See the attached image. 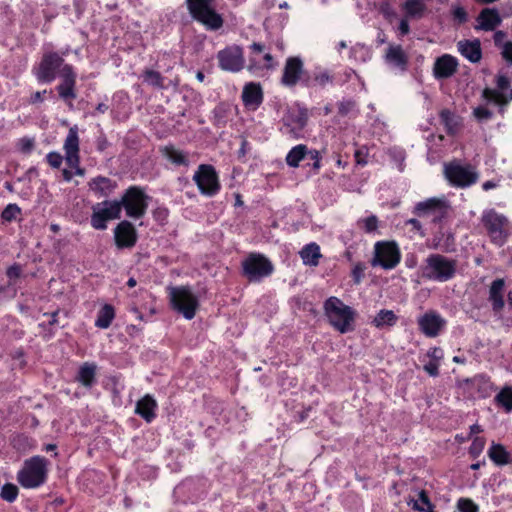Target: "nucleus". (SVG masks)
<instances>
[{
  "instance_id": "1",
  "label": "nucleus",
  "mask_w": 512,
  "mask_h": 512,
  "mask_svg": "<svg viewBox=\"0 0 512 512\" xmlns=\"http://www.w3.org/2000/svg\"><path fill=\"white\" fill-rule=\"evenodd\" d=\"M63 56L56 51L43 53L40 61L32 66L31 73L39 84H50L59 76L61 81L55 87L58 96L71 104L77 98V73L73 65L65 63Z\"/></svg>"
},
{
  "instance_id": "2",
  "label": "nucleus",
  "mask_w": 512,
  "mask_h": 512,
  "mask_svg": "<svg viewBox=\"0 0 512 512\" xmlns=\"http://www.w3.org/2000/svg\"><path fill=\"white\" fill-rule=\"evenodd\" d=\"M50 462L40 455L32 456L24 461L23 467L17 472V481L25 489H36L47 482Z\"/></svg>"
},
{
  "instance_id": "3",
  "label": "nucleus",
  "mask_w": 512,
  "mask_h": 512,
  "mask_svg": "<svg viewBox=\"0 0 512 512\" xmlns=\"http://www.w3.org/2000/svg\"><path fill=\"white\" fill-rule=\"evenodd\" d=\"M323 310L329 324L338 332L345 334L354 330L356 312L338 297L327 298L323 304Z\"/></svg>"
},
{
  "instance_id": "4",
  "label": "nucleus",
  "mask_w": 512,
  "mask_h": 512,
  "mask_svg": "<svg viewBox=\"0 0 512 512\" xmlns=\"http://www.w3.org/2000/svg\"><path fill=\"white\" fill-rule=\"evenodd\" d=\"M480 222L492 244L498 247L504 246L511 235L509 219L494 208L485 209L482 212Z\"/></svg>"
},
{
  "instance_id": "5",
  "label": "nucleus",
  "mask_w": 512,
  "mask_h": 512,
  "mask_svg": "<svg viewBox=\"0 0 512 512\" xmlns=\"http://www.w3.org/2000/svg\"><path fill=\"white\" fill-rule=\"evenodd\" d=\"M215 0H185L193 20L208 31H217L224 25V19L213 7Z\"/></svg>"
},
{
  "instance_id": "6",
  "label": "nucleus",
  "mask_w": 512,
  "mask_h": 512,
  "mask_svg": "<svg viewBox=\"0 0 512 512\" xmlns=\"http://www.w3.org/2000/svg\"><path fill=\"white\" fill-rule=\"evenodd\" d=\"M456 272L457 260L438 253L430 254L422 268V276L436 282L450 281L455 277Z\"/></svg>"
},
{
  "instance_id": "7",
  "label": "nucleus",
  "mask_w": 512,
  "mask_h": 512,
  "mask_svg": "<svg viewBox=\"0 0 512 512\" xmlns=\"http://www.w3.org/2000/svg\"><path fill=\"white\" fill-rule=\"evenodd\" d=\"M273 272V263L259 252H250L241 262V274L250 283L260 282Z\"/></svg>"
},
{
  "instance_id": "8",
  "label": "nucleus",
  "mask_w": 512,
  "mask_h": 512,
  "mask_svg": "<svg viewBox=\"0 0 512 512\" xmlns=\"http://www.w3.org/2000/svg\"><path fill=\"white\" fill-rule=\"evenodd\" d=\"M168 295L173 310L182 314L187 320L195 317L199 300L189 286L170 287Z\"/></svg>"
},
{
  "instance_id": "9",
  "label": "nucleus",
  "mask_w": 512,
  "mask_h": 512,
  "mask_svg": "<svg viewBox=\"0 0 512 512\" xmlns=\"http://www.w3.org/2000/svg\"><path fill=\"white\" fill-rule=\"evenodd\" d=\"M149 200L150 197L142 187L133 185L125 190L118 204L120 205V211L124 208L129 218L141 219L146 214Z\"/></svg>"
},
{
  "instance_id": "10",
  "label": "nucleus",
  "mask_w": 512,
  "mask_h": 512,
  "mask_svg": "<svg viewBox=\"0 0 512 512\" xmlns=\"http://www.w3.org/2000/svg\"><path fill=\"white\" fill-rule=\"evenodd\" d=\"M444 177L451 187L465 189L477 183L479 175L470 164L454 159L444 164Z\"/></svg>"
},
{
  "instance_id": "11",
  "label": "nucleus",
  "mask_w": 512,
  "mask_h": 512,
  "mask_svg": "<svg viewBox=\"0 0 512 512\" xmlns=\"http://www.w3.org/2000/svg\"><path fill=\"white\" fill-rule=\"evenodd\" d=\"M450 211L451 205L448 200L432 197L418 202L412 213L420 218L431 217L433 223L441 224L448 218Z\"/></svg>"
},
{
  "instance_id": "12",
  "label": "nucleus",
  "mask_w": 512,
  "mask_h": 512,
  "mask_svg": "<svg viewBox=\"0 0 512 512\" xmlns=\"http://www.w3.org/2000/svg\"><path fill=\"white\" fill-rule=\"evenodd\" d=\"M401 261V251L395 241H377L374 244V253L371 261L373 267L384 270L394 269Z\"/></svg>"
},
{
  "instance_id": "13",
  "label": "nucleus",
  "mask_w": 512,
  "mask_h": 512,
  "mask_svg": "<svg viewBox=\"0 0 512 512\" xmlns=\"http://www.w3.org/2000/svg\"><path fill=\"white\" fill-rule=\"evenodd\" d=\"M199 192L207 197L216 196L221 190L219 175L211 164H200L193 175Z\"/></svg>"
},
{
  "instance_id": "14",
  "label": "nucleus",
  "mask_w": 512,
  "mask_h": 512,
  "mask_svg": "<svg viewBox=\"0 0 512 512\" xmlns=\"http://www.w3.org/2000/svg\"><path fill=\"white\" fill-rule=\"evenodd\" d=\"M249 51L248 71L258 73L273 70L276 67L275 59L265 44L253 42L249 46Z\"/></svg>"
},
{
  "instance_id": "15",
  "label": "nucleus",
  "mask_w": 512,
  "mask_h": 512,
  "mask_svg": "<svg viewBox=\"0 0 512 512\" xmlns=\"http://www.w3.org/2000/svg\"><path fill=\"white\" fill-rule=\"evenodd\" d=\"M80 141L78 136L77 127L69 129L66 139L64 141L63 149L65 152V163L68 168L73 170V176L83 177L86 173L85 168L80 166Z\"/></svg>"
},
{
  "instance_id": "16",
  "label": "nucleus",
  "mask_w": 512,
  "mask_h": 512,
  "mask_svg": "<svg viewBox=\"0 0 512 512\" xmlns=\"http://www.w3.org/2000/svg\"><path fill=\"white\" fill-rule=\"evenodd\" d=\"M91 226L96 230L107 229V222L114 219H120V205L117 200H105L92 207Z\"/></svg>"
},
{
  "instance_id": "17",
  "label": "nucleus",
  "mask_w": 512,
  "mask_h": 512,
  "mask_svg": "<svg viewBox=\"0 0 512 512\" xmlns=\"http://www.w3.org/2000/svg\"><path fill=\"white\" fill-rule=\"evenodd\" d=\"M308 70L304 68L303 60L299 56H290L286 59L281 84L293 88L300 84L303 86V79L307 76Z\"/></svg>"
},
{
  "instance_id": "18",
  "label": "nucleus",
  "mask_w": 512,
  "mask_h": 512,
  "mask_svg": "<svg viewBox=\"0 0 512 512\" xmlns=\"http://www.w3.org/2000/svg\"><path fill=\"white\" fill-rule=\"evenodd\" d=\"M218 66L221 70L237 73L245 65L243 49L238 45L227 46L217 53Z\"/></svg>"
},
{
  "instance_id": "19",
  "label": "nucleus",
  "mask_w": 512,
  "mask_h": 512,
  "mask_svg": "<svg viewBox=\"0 0 512 512\" xmlns=\"http://www.w3.org/2000/svg\"><path fill=\"white\" fill-rule=\"evenodd\" d=\"M496 89L485 88L483 90V97L489 101L494 102L499 106H506L512 101V88H510V80L506 75H498L496 77Z\"/></svg>"
},
{
  "instance_id": "20",
  "label": "nucleus",
  "mask_w": 512,
  "mask_h": 512,
  "mask_svg": "<svg viewBox=\"0 0 512 512\" xmlns=\"http://www.w3.org/2000/svg\"><path fill=\"white\" fill-rule=\"evenodd\" d=\"M309 119V112L306 107L291 109L283 117V125L287 133L294 138H299L306 127Z\"/></svg>"
},
{
  "instance_id": "21",
  "label": "nucleus",
  "mask_w": 512,
  "mask_h": 512,
  "mask_svg": "<svg viewBox=\"0 0 512 512\" xmlns=\"http://www.w3.org/2000/svg\"><path fill=\"white\" fill-rule=\"evenodd\" d=\"M114 239L117 248H132L138 240L137 230L130 221L123 220L114 229Z\"/></svg>"
},
{
  "instance_id": "22",
  "label": "nucleus",
  "mask_w": 512,
  "mask_h": 512,
  "mask_svg": "<svg viewBox=\"0 0 512 512\" xmlns=\"http://www.w3.org/2000/svg\"><path fill=\"white\" fill-rule=\"evenodd\" d=\"M446 321L434 311L426 312L418 319L420 331L427 337L434 338L444 328Z\"/></svg>"
},
{
  "instance_id": "23",
  "label": "nucleus",
  "mask_w": 512,
  "mask_h": 512,
  "mask_svg": "<svg viewBox=\"0 0 512 512\" xmlns=\"http://www.w3.org/2000/svg\"><path fill=\"white\" fill-rule=\"evenodd\" d=\"M457 68V58L449 54H444L435 60L433 75L437 80L447 79L456 73Z\"/></svg>"
},
{
  "instance_id": "24",
  "label": "nucleus",
  "mask_w": 512,
  "mask_h": 512,
  "mask_svg": "<svg viewBox=\"0 0 512 512\" xmlns=\"http://www.w3.org/2000/svg\"><path fill=\"white\" fill-rule=\"evenodd\" d=\"M505 287L506 281L504 278H497L493 280L489 286L488 301L495 313L502 311L505 306Z\"/></svg>"
},
{
  "instance_id": "25",
  "label": "nucleus",
  "mask_w": 512,
  "mask_h": 512,
  "mask_svg": "<svg viewBox=\"0 0 512 512\" xmlns=\"http://www.w3.org/2000/svg\"><path fill=\"white\" fill-rule=\"evenodd\" d=\"M334 75L328 70L316 68L313 71H308L307 76L303 79V87L305 88H326L328 85H333Z\"/></svg>"
},
{
  "instance_id": "26",
  "label": "nucleus",
  "mask_w": 512,
  "mask_h": 512,
  "mask_svg": "<svg viewBox=\"0 0 512 512\" xmlns=\"http://www.w3.org/2000/svg\"><path fill=\"white\" fill-rule=\"evenodd\" d=\"M241 98L246 108L257 109L264 99L261 85L255 82L245 84Z\"/></svg>"
},
{
  "instance_id": "27",
  "label": "nucleus",
  "mask_w": 512,
  "mask_h": 512,
  "mask_svg": "<svg viewBox=\"0 0 512 512\" xmlns=\"http://www.w3.org/2000/svg\"><path fill=\"white\" fill-rule=\"evenodd\" d=\"M477 22L476 30L493 31L501 24L502 19L497 9L484 8L480 11Z\"/></svg>"
},
{
  "instance_id": "28",
  "label": "nucleus",
  "mask_w": 512,
  "mask_h": 512,
  "mask_svg": "<svg viewBox=\"0 0 512 512\" xmlns=\"http://www.w3.org/2000/svg\"><path fill=\"white\" fill-rule=\"evenodd\" d=\"M89 189L98 197H108L117 187V183L105 176H96L88 182Z\"/></svg>"
},
{
  "instance_id": "29",
  "label": "nucleus",
  "mask_w": 512,
  "mask_h": 512,
  "mask_svg": "<svg viewBox=\"0 0 512 512\" xmlns=\"http://www.w3.org/2000/svg\"><path fill=\"white\" fill-rule=\"evenodd\" d=\"M459 53L472 63L482 59L481 42L479 39L461 40L457 43Z\"/></svg>"
},
{
  "instance_id": "30",
  "label": "nucleus",
  "mask_w": 512,
  "mask_h": 512,
  "mask_svg": "<svg viewBox=\"0 0 512 512\" xmlns=\"http://www.w3.org/2000/svg\"><path fill=\"white\" fill-rule=\"evenodd\" d=\"M157 407L156 400L151 395L146 394L137 401L135 413L146 422L151 423L156 418Z\"/></svg>"
},
{
  "instance_id": "31",
  "label": "nucleus",
  "mask_w": 512,
  "mask_h": 512,
  "mask_svg": "<svg viewBox=\"0 0 512 512\" xmlns=\"http://www.w3.org/2000/svg\"><path fill=\"white\" fill-rule=\"evenodd\" d=\"M97 365L94 362H84L75 376V380L85 388L96 384Z\"/></svg>"
},
{
  "instance_id": "32",
  "label": "nucleus",
  "mask_w": 512,
  "mask_h": 512,
  "mask_svg": "<svg viewBox=\"0 0 512 512\" xmlns=\"http://www.w3.org/2000/svg\"><path fill=\"white\" fill-rule=\"evenodd\" d=\"M441 124L448 135H456L461 128V118L450 109H442L439 113Z\"/></svg>"
},
{
  "instance_id": "33",
  "label": "nucleus",
  "mask_w": 512,
  "mask_h": 512,
  "mask_svg": "<svg viewBox=\"0 0 512 512\" xmlns=\"http://www.w3.org/2000/svg\"><path fill=\"white\" fill-rule=\"evenodd\" d=\"M487 454L490 460L497 466H505L512 463L511 454L502 444L492 442Z\"/></svg>"
},
{
  "instance_id": "34",
  "label": "nucleus",
  "mask_w": 512,
  "mask_h": 512,
  "mask_svg": "<svg viewBox=\"0 0 512 512\" xmlns=\"http://www.w3.org/2000/svg\"><path fill=\"white\" fill-rule=\"evenodd\" d=\"M300 257L305 265L317 266L319 264L322 254L320 252V246L311 242L306 244L299 252Z\"/></svg>"
},
{
  "instance_id": "35",
  "label": "nucleus",
  "mask_w": 512,
  "mask_h": 512,
  "mask_svg": "<svg viewBox=\"0 0 512 512\" xmlns=\"http://www.w3.org/2000/svg\"><path fill=\"white\" fill-rule=\"evenodd\" d=\"M162 155L176 166L189 165V159L185 152L176 149L173 145H167L161 149Z\"/></svg>"
},
{
  "instance_id": "36",
  "label": "nucleus",
  "mask_w": 512,
  "mask_h": 512,
  "mask_svg": "<svg viewBox=\"0 0 512 512\" xmlns=\"http://www.w3.org/2000/svg\"><path fill=\"white\" fill-rule=\"evenodd\" d=\"M308 147L305 144H298L292 147L286 155V164L291 168H297L300 162L307 158Z\"/></svg>"
},
{
  "instance_id": "37",
  "label": "nucleus",
  "mask_w": 512,
  "mask_h": 512,
  "mask_svg": "<svg viewBox=\"0 0 512 512\" xmlns=\"http://www.w3.org/2000/svg\"><path fill=\"white\" fill-rule=\"evenodd\" d=\"M397 321L398 316L392 310L381 309L371 321V324L378 329H382L384 327H393Z\"/></svg>"
},
{
  "instance_id": "38",
  "label": "nucleus",
  "mask_w": 512,
  "mask_h": 512,
  "mask_svg": "<svg viewBox=\"0 0 512 512\" xmlns=\"http://www.w3.org/2000/svg\"><path fill=\"white\" fill-rule=\"evenodd\" d=\"M386 58L388 62L402 70H405L407 67L408 57L400 45L390 46L387 51Z\"/></svg>"
},
{
  "instance_id": "39",
  "label": "nucleus",
  "mask_w": 512,
  "mask_h": 512,
  "mask_svg": "<svg viewBox=\"0 0 512 512\" xmlns=\"http://www.w3.org/2000/svg\"><path fill=\"white\" fill-rule=\"evenodd\" d=\"M115 318V309L111 304H105L100 308L95 320V326L100 329H107Z\"/></svg>"
},
{
  "instance_id": "40",
  "label": "nucleus",
  "mask_w": 512,
  "mask_h": 512,
  "mask_svg": "<svg viewBox=\"0 0 512 512\" xmlns=\"http://www.w3.org/2000/svg\"><path fill=\"white\" fill-rule=\"evenodd\" d=\"M143 82L156 89H166L165 77L158 71L146 68L141 74Z\"/></svg>"
},
{
  "instance_id": "41",
  "label": "nucleus",
  "mask_w": 512,
  "mask_h": 512,
  "mask_svg": "<svg viewBox=\"0 0 512 512\" xmlns=\"http://www.w3.org/2000/svg\"><path fill=\"white\" fill-rule=\"evenodd\" d=\"M402 8L405 11L407 18L420 19L423 17L426 11V5L422 2V0H406L403 3Z\"/></svg>"
},
{
  "instance_id": "42",
  "label": "nucleus",
  "mask_w": 512,
  "mask_h": 512,
  "mask_svg": "<svg viewBox=\"0 0 512 512\" xmlns=\"http://www.w3.org/2000/svg\"><path fill=\"white\" fill-rule=\"evenodd\" d=\"M495 402L506 412H512V387H504L496 396Z\"/></svg>"
},
{
  "instance_id": "43",
  "label": "nucleus",
  "mask_w": 512,
  "mask_h": 512,
  "mask_svg": "<svg viewBox=\"0 0 512 512\" xmlns=\"http://www.w3.org/2000/svg\"><path fill=\"white\" fill-rule=\"evenodd\" d=\"M19 495L18 487L13 483H6L2 486L0 497L2 500L13 503L16 501Z\"/></svg>"
},
{
  "instance_id": "44",
  "label": "nucleus",
  "mask_w": 512,
  "mask_h": 512,
  "mask_svg": "<svg viewBox=\"0 0 512 512\" xmlns=\"http://www.w3.org/2000/svg\"><path fill=\"white\" fill-rule=\"evenodd\" d=\"M21 215V208L17 204H8L1 213V219L3 222H12Z\"/></svg>"
},
{
  "instance_id": "45",
  "label": "nucleus",
  "mask_w": 512,
  "mask_h": 512,
  "mask_svg": "<svg viewBox=\"0 0 512 512\" xmlns=\"http://www.w3.org/2000/svg\"><path fill=\"white\" fill-rule=\"evenodd\" d=\"M485 443L486 440L484 437H474L468 450L470 457L473 459L478 458L484 450Z\"/></svg>"
},
{
  "instance_id": "46",
  "label": "nucleus",
  "mask_w": 512,
  "mask_h": 512,
  "mask_svg": "<svg viewBox=\"0 0 512 512\" xmlns=\"http://www.w3.org/2000/svg\"><path fill=\"white\" fill-rule=\"evenodd\" d=\"M459 512H479V506L470 498L461 497L457 501Z\"/></svg>"
},
{
  "instance_id": "47",
  "label": "nucleus",
  "mask_w": 512,
  "mask_h": 512,
  "mask_svg": "<svg viewBox=\"0 0 512 512\" xmlns=\"http://www.w3.org/2000/svg\"><path fill=\"white\" fill-rule=\"evenodd\" d=\"M366 265L362 262H358L353 266L351 276L353 278L354 284L358 285L362 282L365 276Z\"/></svg>"
},
{
  "instance_id": "48",
  "label": "nucleus",
  "mask_w": 512,
  "mask_h": 512,
  "mask_svg": "<svg viewBox=\"0 0 512 512\" xmlns=\"http://www.w3.org/2000/svg\"><path fill=\"white\" fill-rule=\"evenodd\" d=\"M361 223V227L366 233H372L378 228V218L375 215L366 217Z\"/></svg>"
},
{
  "instance_id": "49",
  "label": "nucleus",
  "mask_w": 512,
  "mask_h": 512,
  "mask_svg": "<svg viewBox=\"0 0 512 512\" xmlns=\"http://www.w3.org/2000/svg\"><path fill=\"white\" fill-rule=\"evenodd\" d=\"M307 158H309L310 160L313 161L312 169L317 173L322 166V164H321L322 156H321L320 151H318L316 149L308 148Z\"/></svg>"
},
{
  "instance_id": "50",
  "label": "nucleus",
  "mask_w": 512,
  "mask_h": 512,
  "mask_svg": "<svg viewBox=\"0 0 512 512\" xmlns=\"http://www.w3.org/2000/svg\"><path fill=\"white\" fill-rule=\"evenodd\" d=\"M405 227H409V231L414 234H419L420 236H424V230L421 222L416 218H411L405 221Z\"/></svg>"
},
{
  "instance_id": "51",
  "label": "nucleus",
  "mask_w": 512,
  "mask_h": 512,
  "mask_svg": "<svg viewBox=\"0 0 512 512\" xmlns=\"http://www.w3.org/2000/svg\"><path fill=\"white\" fill-rule=\"evenodd\" d=\"M169 217V210L166 207H157L153 210V218L160 224H165Z\"/></svg>"
},
{
  "instance_id": "52",
  "label": "nucleus",
  "mask_w": 512,
  "mask_h": 512,
  "mask_svg": "<svg viewBox=\"0 0 512 512\" xmlns=\"http://www.w3.org/2000/svg\"><path fill=\"white\" fill-rule=\"evenodd\" d=\"M63 156L58 152H49L46 155V161L52 168H60L62 162H63Z\"/></svg>"
},
{
  "instance_id": "53",
  "label": "nucleus",
  "mask_w": 512,
  "mask_h": 512,
  "mask_svg": "<svg viewBox=\"0 0 512 512\" xmlns=\"http://www.w3.org/2000/svg\"><path fill=\"white\" fill-rule=\"evenodd\" d=\"M356 106L353 100H343L338 103V113L341 116H347Z\"/></svg>"
},
{
  "instance_id": "54",
  "label": "nucleus",
  "mask_w": 512,
  "mask_h": 512,
  "mask_svg": "<svg viewBox=\"0 0 512 512\" xmlns=\"http://www.w3.org/2000/svg\"><path fill=\"white\" fill-rule=\"evenodd\" d=\"M452 16L459 25L464 24L468 20V14L461 6H457L452 10Z\"/></svg>"
},
{
  "instance_id": "55",
  "label": "nucleus",
  "mask_w": 512,
  "mask_h": 512,
  "mask_svg": "<svg viewBox=\"0 0 512 512\" xmlns=\"http://www.w3.org/2000/svg\"><path fill=\"white\" fill-rule=\"evenodd\" d=\"M426 356L430 359V361L440 363L444 357V352L440 347H432L427 351Z\"/></svg>"
},
{
  "instance_id": "56",
  "label": "nucleus",
  "mask_w": 512,
  "mask_h": 512,
  "mask_svg": "<svg viewBox=\"0 0 512 512\" xmlns=\"http://www.w3.org/2000/svg\"><path fill=\"white\" fill-rule=\"evenodd\" d=\"M18 146H19V150L22 153L28 154L32 151V149L34 147V140L31 138H28V137L21 138L19 140Z\"/></svg>"
},
{
  "instance_id": "57",
  "label": "nucleus",
  "mask_w": 512,
  "mask_h": 512,
  "mask_svg": "<svg viewBox=\"0 0 512 512\" xmlns=\"http://www.w3.org/2000/svg\"><path fill=\"white\" fill-rule=\"evenodd\" d=\"M439 362L429 361L424 365L423 369L426 373H428L432 377H437L439 375Z\"/></svg>"
},
{
  "instance_id": "58",
  "label": "nucleus",
  "mask_w": 512,
  "mask_h": 512,
  "mask_svg": "<svg viewBox=\"0 0 512 512\" xmlns=\"http://www.w3.org/2000/svg\"><path fill=\"white\" fill-rule=\"evenodd\" d=\"M110 146V142L108 141L106 135L101 133L96 139V149L99 152H104Z\"/></svg>"
},
{
  "instance_id": "59",
  "label": "nucleus",
  "mask_w": 512,
  "mask_h": 512,
  "mask_svg": "<svg viewBox=\"0 0 512 512\" xmlns=\"http://www.w3.org/2000/svg\"><path fill=\"white\" fill-rule=\"evenodd\" d=\"M473 114L479 120L489 119L492 116V112L485 107H477L474 109Z\"/></svg>"
},
{
  "instance_id": "60",
  "label": "nucleus",
  "mask_w": 512,
  "mask_h": 512,
  "mask_svg": "<svg viewBox=\"0 0 512 512\" xmlns=\"http://www.w3.org/2000/svg\"><path fill=\"white\" fill-rule=\"evenodd\" d=\"M48 93V90L44 89L43 91H36L32 93L29 97L30 104H38L44 101V95Z\"/></svg>"
},
{
  "instance_id": "61",
  "label": "nucleus",
  "mask_w": 512,
  "mask_h": 512,
  "mask_svg": "<svg viewBox=\"0 0 512 512\" xmlns=\"http://www.w3.org/2000/svg\"><path fill=\"white\" fill-rule=\"evenodd\" d=\"M419 501L426 506L425 509L434 508V505L432 504L429 495L426 490H421L418 493Z\"/></svg>"
},
{
  "instance_id": "62",
  "label": "nucleus",
  "mask_w": 512,
  "mask_h": 512,
  "mask_svg": "<svg viewBox=\"0 0 512 512\" xmlns=\"http://www.w3.org/2000/svg\"><path fill=\"white\" fill-rule=\"evenodd\" d=\"M398 31H399L400 36H405V35L409 34L410 26H409V21H408L407 17L400 20L399 26H398Z\"/></svg>"
},
{
  "instance_id": "63",
  "label": "nucleus",
  "mask_w": 512,
  "mask_h": 512,
  "mask_svg": "<svg viewBox=\"0 0 512 512\" xmlns=\"http://www.w3.org/2000/svg\"><path fill=\"white\" fill-rule=\"evenodd\" d=\"M502 56L507 61L512 63V42H507L503 46Z\"/></svg>"
},
{
  "instance_id": "64",
  "label": "nucleus",
  "mask_w": 512,
  "mask_h": 512,
  "mask_svg": "<svg viewBox=\"0 0 512 512\" xmlns=\"http://www.w3.org/2000/svg\"><path fill=\"white\" fill-rule=\"evenodd\" d=\"M20 274H21V269L18 265H13V266H10L7 271H6V275L10 278V279H13V278H18L20 277Z\"/></svg>"
}]
</instances>
